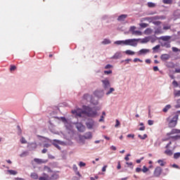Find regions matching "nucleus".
I'll return each instance as SVG.
<instances>
[{
	"label": "nucleus",
	"instance_id": "42",
	"mask_svg": "<svg viewBox=\"0 0 180 180\" xmlns=\"http://www.w3.org/2000/svg\"><path fill=\"white\" fill-rule=\"evenodd\" d=\"M172 85L174 86V88L179 87V83H178V82H176V80H174L172 82Z\"/></svg>",
	"mask_w": 180,
	"mask_h": 180
},
{
	"label": "nucleus",
	"instance_id": "53",
	"mask_svg": "<svg viewBox=\"0 0 180 180\" xmlns=\"http://www.w3.org/2000/svg\"><path fill=\"white\" fill-rule=\"evenodd\" d=\"M176 103L177 104L176 105H174V108L176 109H179V108H180V98L177 100Z\"/></svg>",
	"mask_w": 180,
	"mask_h": 180
},
{
	"label": "nucleus",
	"instance_id": "5",
	"mask_svg": "<svg viewBox=\"0 0 180 180\" xmlns=\"http://www.w3.org/2000/svg\"><path fill=\"white\" fill-rule=\"evenodd\" d=\"M92 132L88 131L84 134V135L79 136V140L84 141V140H92Z\"/></svg>",
	"mask_w": 180,
	"mask_h": 180
},
{
	"label": "nucleus",
	"instance_id": "2",
	"mask_svg": "<svg viewBox=\"0 0 180 180\" xmlns=\"http://www.w3.org/2000/svg\"><path fill=\"white\" fill-rule=\"evenodd\" d=\"M141 40V38H134V39H126V46H131V47H137V44H139V41Z\"/></svg>",
	"mask_w": 180,
	"mask_h": 180
},
{
	"label": "nucleus",
	"instance_id": "32",
	"mask_svg": "<svg viewBox=\"0 0 180 180\" xmlns=\"http://www.w3.org/2000/svg\"><path fill=\"white\" fill-rule=\"evenodd\" d=\"M27 155H29V151L27 150H25L22 152L21 154H20V157L21 158H24V157H27Z\"/></svg>",
	"mask_w": 180,
	"mask_h": 180
},
{
	"label": "nucleus",
	"instance_id": "63",
	"mask_svg": "<svg viewBox=\"0 0 180 180\" xmlns=\"http://www.w3.org/2000/svg\"><path fill=\"white\" fill-rule=\"evenodd\" d=\"M39 180H50L48 177H44V176H40L39 178Z\"/></svg>",
	"mask_w": 180,
	"mask_h": 180
},
{
	"label": "nucleus",
	"instance_id": "62",
	"mask_svg": "<svg viewBox=\"0 0 180 180\" xmlns=\"http://www.w3.org/2000/svg\"><path fill=\"white\" fill-rule=\"evenodd\" d=\"M102 20H106L107 19H109V15H105L101 18Z\"/></svg>",
	"mask_w": 180,
	"mask_h": 180
},
{
	"label": "nucleus",
	"instance_id": "37",
	"mask_svg": "<svg viewBox=\"0 0 180 180\" xmlns=\"http://www.w3.org/2000/svg\"><path fill=\"white\" fill-rule=\"evenodd\" d=\"M179 157H180V152H176L174 153L173 158H174V160H178Z\"/></svg>",
	"mask_w": 180,
	"mask_h": 180
},
{
	"label": "nucleus",
	"instance_id": "59",
	"mask_svg": "<svg viewBox=\"0 0 180 180\" xmlns=\"http://www.w3.org/2000/svg\"><path fill=\"white\" fill-rule=\"evenodd\" d=\"M129 61H131V59L127 58V59L122 60L121 63H125V64H129Z\"/></svg>",
	"mask_w": 180,
	"mask_h": 180
},
{
	"label": "nucleus",
	"instance_id": "13",
	"mask_svg": "<svg viewBox=\"0 0 180 180\" xmlns=\"http://www.w3.org/2000/svg\"><path fill=\"white\" fill-rule=\"evenodd\" d=\"M27 147L29 150H30V151H33L34 150H36V148H37V143L32 142L28 144Z\"/></svg>",
	"mask_w": 180,
	"mask_h": 180
},
{
	"label": "nucleus",
	"instance_id": "27",
	"mask_svg": "<svg viewBox=\"0 0 180 180\" xmlns=\"http://www.w3.org/2000/svg\"><path fill=\"white\" fill-rule=\"evenodd\" d=\"M172 106L170 104H167V105H165V107L162 109V112H164L165 113H167V112H168V110H169V109H171Z\"/></svg>",
	"mask_w": 180,
	"mask_h": 180
},
{
	"label": "nucleus",
	"instance_id": "43",
	"mask_svg": "<svg viewBox=\"0 0 180 180\" xmlns=\"http://www.w3.org/2000/svg\"><path fill=\"white\" fill-rule=\"evenodd\" d=\"M162 2L166 5H171L172 4V0H162Z\"/></svg>",
	"mask_w": 180,
	"mask_h": 180
},
{
	"label": "nucleus",
	"instance_id": "46",
	"mask_svg": "<svg viewBox=\"0 0 180 180\" xmlns=\"http://www.w3.org/2000/svg\"><path fill=\"white\" fill-rule=\"evenodd\" d=\"M139 26L142 28L148 27V24L145 22H141L139 24Z\"/></svg>",
	"mask_w": 180,
	"mask_h": 180
},
{
	"label": "nucleus",
	"instance_id": "55",
	"mask_svg": "<svg viewBox=\"0 0 180 180\" xmlns=\"http://www.w3.org/2000/svg\"><path fill=\"white\" fill-rule=\"evenodd\" d=\"M53 146H54V147H56V148H58V150H61V147L60 146H58V143L53 142Z\"/></svg>",
	"mask_w": 180,
	"mask_h": 180
},
{
	"label": "nucleus",
	"instance_id": "21",
	"mask_svg": "<svg viewBox=\"0 0 180 180\" xmlns=\"http://www.w3.org/2000/svg\"><path fill=\"white\" fill-rule=\"evenodd\" d=\"M180 133V129H173L172 131L167 134V136H171V134H178Z\"/></svg>",
	"mask_w": 180,
	"mask_h": 180
},
{
	"label": "nucleus",
	"instance_id": "64",
	"mask_svg": "<svg viewBox=\"0 0 180 180\" xmlns=\"http://www.w3.org/2000/svg\"><path fill=\"white\" fill-rule=\"evenodd\" d=\"M174 96H180V90L174 93Z\"/></svg>",
	"mask_w": 180,
	"mask_h": 180
},
{
	"label": "nucleus",
	"instance_id": "3",
	"mask_svg": "<svg viewBox=\"0 0 180 180\" xmlns=\"http://www.w3.org/2000/svg\"><path fill=\"white\" fill-rule=\"evenodd\" d=\"M86 127L89 130H92L95 127V120L92 118H88L85 122Z\"/></svg>",
	"mask_w": 180,
	"mask_h": 180
},
{
	"label": "nucleus",
	"instance_id": "20",
	"mask_svg": "<svg viewBox=\"0 0 180 180\" xmlns=\"http://www.w3.org/2000/svg\"><path fill=\"white\" fill-rule=\"evenodd\" d=\"M162 47H165L166 49H171V41H165L161 43Z\"/></svg>",
	"mask_w": 180,
	"mask_h": 180
},
{
	"label": "nucleus",
	"instance_id": "30",
	"mask_svg": "<svg viewBox=\"0 0 180 180\" xmlns=\"http://www.w3.org/2000/svg\"><path fill=\"white\" fill-rule=\"evenodd\" d=\"M110 43H112V41H110V39H104L103 40V41L101 42V44L106 45V44H110Z\"/></svg>",
	"mask_w": 180,
	"mask_h": 180
},
{
	"label": "nucleus",
	"instance_id": "28",
	"mask_svg": "<svg viewBox=\"0 0 180 180\" xmlns=\"http://www.w3.org/2000/svg\"><path fill=\"white\" fill-rule=\"evenodd\" d=\"M44 171H46V172H48V174L50 172L53 173L54 172L51 169L50 167L46 165L44 167Z\"/></svg>",
	"mask_w": 180,
	"mask_h": 180
},
{
	"label": "nucleus",
	"instance_id": "36",
	"mask_svg": "<svg viewBox=\"0 0 180 180\" xmlns=\"http://www.w3.org/2000/svg\"><path fill=\"white\" fill-rule=\"evenodd\" d=\"M17 134L18 136H22V129L20 128V125H17Z\"/></svg>",
	"mask_w": 180,
	"mask_h": 180
},
{
	"label": "nucleus",
	"instance_id": "52",
	"mask_svg": "<svg viewBox=\"0 0 180 180\" xmlns=\"http://www.w3.org/2000/svg\"><path fill=\"white\" fill-rule=\"evenodd\" d=\"M158 163L160 164V167H164V165H165V163H164V160H158Z\"/></svg>",
	"mask_w": 180,
	"mask_h": 180
},
{
	"label": "nucleus",
	"instance_id": "22",
	"mask_svg": "<svg viewBox=\"0 0 180 180\" xmlns=\"http://www.w3.org/2000/svg\"><path fill=\"white\" fill-rule=\"evenodd\" d=\"M155 34H162L164 32L162 31V27L159 26L154 32Z\"/></svg>",
	"mask_w": 180,
	"mask_h": 180
},
{
	"label": "nucleus",
	"instance_id": "24",
	"mask_svg": "<svg viewBox=\"0 0 180 180\" xmlns=\"http://www.w3.org/2000/svg\"><path fill=\"white\" fill-rule=\"evenodd\" d=\"M140 41L142 44H144L145 43H148V41H150V37H146L142 39H141Z\"/></svg>",
	"mask_w": 180,
	"mask_h": 180
},
{
	"label": "nucleus",
	"instance_id": "26",
	"mask_svg": "<svg viewBox=\"0 0 180 180\" xmlns=\"http://www.w3.org/2000/svg\"><path fill=\"white\" fill-rule=\"evenodd\" d=\"M125 54H127V56H134V54H136V52L131 51V50H127L124 51Z\"/></svg>",
	"mask_w": 180,
	"mask_h": 180
},
{
	"label": "nucleus",
	"instance_id": "48",
	"mask_svg": "<svg viewBox=\"0 0 180 180\" xmlns=\"http://www.w3.org/2000/svg\"><path fill=\"white\" fill-rule=\"evenodd\" d=\"M148 6L149 8H154L155 6V4L151 1L148 2Z\"/></svg>",
	"mask_w": 180,
	"mask_h": 180
},
{
	"label": "nucleus",
	"instance_id": "9",
	"mask_svg": "<svg viewBox=\"0 0 180 180\" xmlns=\"http://www.w3.org/2000/svg\"><path fill=\"white\" fill-rule=\"evenodd\" d=\"M52 173L53 174L49 177V180H57L60 178V174H58L60 171H53Z\"/></svg>",
	"mask_w": 180,
	"mask_h": 180
},
{
	"label": "nucleus",
	"instance_id": "40",
	"mask_svg": "<svg viewBox=\"0 0 180 180\" xmlns=\"http://www.w3.org/2000/svg\"><path fill=\"white\" fill-rule=\"evenodd\" d=\"M129 32H131V34H134V32H136V26H131L129 27Z\"/></svg>",
	"mask_w": 180,
	"mask_h": 180
},
{
	"label": "nucleus",
	"instance_id": "11",
	"mask_svg": "<svg viewBox=\"0 0 180 180\" xmlns=\"http://www.w3.org/2000/svg\"><path fill=\"white\" fill-rule=\"evenodd\" d=\"M155 39H158L159 40H162L163 41H169L171 40V36L166 35V36H162L160 37H157L155 35H154Z\"/></svg>",
	"mask_w": 180,
	"mask_h": 180
},
{
	"label": "nucleus",
	"instance_id": "51",
	"mask_svg": "<svg viewBox=\"0 0 180 180\" xmlns=\"http://www.w3.org/2000/svg\"><path fill=\"white\" fill-rule=\"evenodd\" d=\"M148 168L146 165L143 167L142 172H143V174H146V172H148Z\"/></svg>",
	"mask_w": 180,
	"mask_h": 180
},
{
	"label": "nucleus",
	"instance_id": "19",
	"mask_svg": "<svg viewBox=\"0 0 180 180\" xmlns=\"http://www.w3.org/2000/svg\"><path fill=\"white\" fill-rule=\"evenodd\" d=\"M114 44H117V46H126V39L115 41Z\"/></svg>",
	"mask_w": 180,
	"mask_h": 180
},
{
	"label": "nucleus",
	"instance_id": "50",
	"mask_svg": "<svg viewBox=\"0 0 180 180\" xmlns=\"http://www.w3.org/2000/svg\"><path fill=\"white\" fill-rule=\"evenodd\" d=\"M134 34H136V36H141V34H143V32H141V31L140 30H136L135 32H134Z\"/></svg>",
	"mask_w": 180,
	"mask_h": 180
},
{
	"label": "nucleus",
	"instance_id": "35",
	"mask_svg": "<svg viewBox=\"0 0 180 180\" xmlns=\"http://www.w3.org/2000/svg\"><path fill=\"white\" fill-rule=\"evenodd\" d=\"M169 172V169L168 168H165L164 169V171L162 172V176H165L168 175Z\"/></svg>",
	"mask_w": 180,
	"mask_h": 180
},
{
	"label": "nucleus",
	"instance_id": "18",
	"mask_svg": "<svg viewBox=\"0 0 180 180\" xmlns=\"http://www.w3.org/2000/svg\"><path fill=\"white\" fill-rule=\"evenodd\" d=\"M122 57V53L120 52H116L112 57L111 58L112 60H119V58H121Z\"/></svg>",
	"mask_w": 180,
	"mask_h": 180
},
{
	"label": "nucleus",
	"instance_id": "14",
	"mask_svg": "<svg viewBox=\"0 0 180 180\" xmlns=\"http://www.w3.org/2000/svg\"><path fill=\"white\" fill-rule=\"evenodd\" d=\"M171 58V56L168 53H163L160 56V59L162 61H167Z\"/></svg>",
	"mask_w": 180,
	"mask_h": 180
},
{
	"label": "nucleus",
	"instance_id": "17",
	"mask_svg": "<svg viewBox=\"0 0 180 180\" xmlns=\"http://www.w3.org/2000/svg\"><path fill=\"white\" fill-rule=\"evenodd\" d=\"M127 18V14H122L118 16L117 20H118V22H124Z\"/></svg>",
	"mask_w": 180,
	"mask_h": 180
},
{
	"label": "nucleus",
	"instance_id": "12",
	"mask_svg": "<svg viewBox=\"0 0 180 180\" xmlns=\"http://www.w3.org/2000/svg\"><path fill=\"white\" fill-rule=\"evenodd\" d=\"M34 161L39 165H40L41 164H46V162H49V160H47V159L43 160V159H39V158H34Z\"/></svg>",
	"mask_w": 180,
	"mask_h": 180
},
{
	"label": "nucleus",
	"instance_id": "23",
	"mask_svg": "<svg viewBox=\"0 0 180 180\" xmlns=\"http://www.w3.org/2000/svg\"><path fill=\"white\" fill-rule=\"evenodd\" d=\"M90 103H91V105L96 106L97 105H98L99 101H98V99H95V98L91 97L90 100Z\"/></svg>",
	"mask_w": 180,
	"mask_h": 180
},
{
	"label": "nucleus",
	"instance_id": "16",
	"mask_svg": "<svg viewBox=\"0 0 180 180\" xmlns=\"http://www.w3.org/2000/svg\"><path fill=\"white\" fill-rule=\"evenodd\" d=\"M154 20H165L167 19V15H154Z\"/></svg>",
	"mask_w": 180,
	"mask_h": 180
},
{
	"label": "nucleus",
	"instance_id": "39",
	"mask_svg": "<svg viewBox=\"0 0 180 180\" xmlns=\"http://www.w3.org/2000/svg\"><path fill=\"white\" fill-rule=\"evenodd\" d=\"M126 165H128L129 168H130V169H133V168H134V165H133V163L131 162H127Z\"/></svg>",
	"mask_w": 180,
	"mask_h": 180
},
{
	"label": "nucleus",
	"instance_id": "56",
	"mask_svg": "<svg viewBox=\"0 0 180 180\" xmlns=\"http://www.w3.org/2000/svg\"><path fill=\"white\" fill-rule=\"evenodd\" d=\"M113 68V65H110V64H107L105 66V70H110V68Z\"/></svg>",
	"mask_w": 180,
	"mask_h": 180
},
{
	"label": "nucleus",
	"instance_id": "49",
	"mask_svg": "<svg viewBox=\"0 0 180 180\" xmlns=\"http://www.w3.org/2000/svg\"><path fill=\"white\" fill-rule=\"evenodd\" d=\"M152 23H153V25H155V26H160V25H161V23H162V22L161 21L153 20Z\"/></svg>",
	"mask_w": 180,
	"mask_h": 180
},
{
	"label": "nucleus",
	"instance_id": "45",
	"mask_svg": "<svg viewBox=\"0 0 180 180\" xmlns=\"http://www.w3.org/2000/svg\"><path fill=\"white\" fill-rule=\"evenodd\" d=\"M20 143L21 144H26L27 143V141H26V139H25V137L22 136L20 139Z\"/></svg>",
	"mask_w": 180,
	"mask_h": 180
},
{
	"label": "nucleus",
	"instance_id": "38",
	"mask_svg": "<svg viewBox=\"0 0 180 180\" xmlns=\"http://www.w3.org/2000/svg\"><path fill=\"white\" fill-rule=\"evenodd\" d=\"M8 172L10 174V175H16L18 174L16 170H13V169H9L8 170Z\"/></svg>",
	"mask_w": 180,
	"mask_h": 180
},
{
	"label": "nucleus",
	"instance_id": "58",
	"mask_svg": "<svg viewBox=\"0 0 180 180\" xmlns=\"http://www.w3.org/2000/svg\"><path fill=\"white\" fill-rule=\"evenodd\" d=\"M172 51H173L174 53H178V51H179V49H178V48H176V47H175V46H173V47L172 48Z\"/></svg>",
	"mask_w": 180,
	"mask_h": 180
},
{
	"label": "nucleus",
	"instance_id": "8",
	"mask_svg": "<svg viewBox=\"0 0 180 180\" xmlns=\"http://www.w3.org/2000/svg\"><path fill=\"white\" fill-rule=\"evenodd\" d=\"M94 95L98 98V99H101V98H103V96L105 95V92H103V90H96L94 92Z\"/></svg>",
	"mask_w": 180,
	"mask_h": 180
},
{
	"label": "nucleus",
	"instance_id": "44",
	"mask_svg": "<svg viewBox=\"0 0 180 180\" xmlns=\"http://www.w3.org/2000/svg\"><path fill=\"white\" fill-rule=\"evenodd\" d=\"M114 91H115V88L111 87L110 88L108 91L106 92L105 95H110V94H112V92H114Z\"/></svg>",
	"mask_w": 180,
	"mask_h": 180
},
{
	"label": "nucleus",
	"instance_id": "57",
	"mask_svg": "<svg viewBox=\"0 0 180 180\" xmlns=\"http://www.w3.org/2000/svg\"><path fill=\"white\" fill-rule=\"evenodd\" d=\"M86 165V163H85L82 161L79 162V166L80 167V168H82V167H85Z\"/></svg>",
	"mask_w": 180,
	"mask_h": 180
},
{
	"label": "nucleus",
	"instance_id": "31",
	"mask_svg": "<svg viewBox=\"0 0 180 180\" xmlns=\"http://www.w3.org/2000/svg\"><path fill=\"white\" fill-rule=\"evenodd\" d=\"M30 176L32 179H39V175L36 172L31 173Z\"/></svg>",
	"mask_w": 180,
	"mask_h": 180
},
{
	"label": "nucleus",
	"instance_id": "4",
	"mask_svg": "<svg viewBox=\"0 0 180 180\" xmlns=\"http://www.w3.org/2000/svg\"><path fill=\"white\" fill-rule=\"evenodd\" d=\"M178 114H176L172 119L169 122L168 126L170 129L175 127L178 123Z\"/></svg>",
	"mask_w": 180,
	"mask_h": 180
},
{
	"label": "nucleus",
	"instance_id": "41",
	"mask_svg": "<svg viewBox=\"0 0 180 180\" xmlns=\"http://www.w3.org/2000/svg\"><path fill=\"white\" fill-rule=\"evenodd\" d=\"M90 98L91 96L89 95V94H85L83 96V99H84L85 101H88Z\"/></svg>",
	"mask_w": 180,
	"mask_h": 180
},
{
	"label": "nucleus",
	"instance_id": "7",
	"mask_svg": "<svg viewBox=\"0 0 180 180\" xmlns=\"http://www.w3.org/2000/svg\"><path fill=\"white\" fill-rule=\"evenodd\" d=\"M76 129L79 131V133H84L85 131V125H84L82 122H77Z\"/></svg>",
	"mask_w": 180,
	"mask_h": 180
},
{
	"label": "nucleus",
	"instance_id": "6",
	"mask_svg": "<svg viewBox=\"0 0 180 180\" xmlns=\"http://www.w3.org/2000/svg\"><path fill=\"white\" fill-rule=\"evenodd\" d=\"M101 82L103 84V86L105 91H107V89H109V88H110V82H109V79L108 78L101 80Z\"/></svg>",
	"mask_w": 180,
	"mask_h": 180
},
{
	"label": "nucleus",
	"instance_id": "25",
	"mask_svg": "<svg viewBox=\"0 0 180 180\" xmlns=\"http://www.w3.org/2000/svg\"><path fill=\"white\" fill-rule=\"evenodd\" d=\"M143 20H147V22H148L149 23H153V20H154V16L153 17H146L143 18Z\"/></svg>",
	"mask_w": 180,
	"mask_h": 180
},
{
	"label": "nucleus",
	"instance_id": "1",
	"mask_svg": "<svg viewBox=\"0 0 180 180\" xmlns=\"http://www.w3.org/2000/svg\"><path fill=\"white\" fill-rule=\"evenodd\" d=\"M98 110H99V107H96L94 110L92 107L83 105L82 108H77V116L82 117V115H86L88 117H96V116H99Z\"/></svg>",
	"mask_w": 180,
	"mask_h": 180
},
{
	"label": "nucleus",
	"instance_id": "60",
	"mask_svg": "<svg viewBox=\"0 0 180 180\" xmlns=\"http://www.w3.org/2000/svg\"><path fill=\"white\" fill-rule=\"evenodd\" d=\"M119 126H120V121H119V120H116L115 127H119Z\"/></svg>",
	"mask_w": 180,
	"mask_h": 180
},
{
	"label": "nucleus",
	"instance_id": "10",
	"mask_svg": "<svg viewBox=\"0 0 180 180\" xmlns=\"http://www.w3.org/2000/svg\"><path fill=\"white\" fill-rule=\"evenodd\" d=\"M161 174H162V168H161L160 166H158L154 170V175L158 178Z\"/></svg>",
	"mask_w": 180,
	"mask_h": 180
},
{
	"label": "nucleus",
	"instance_id": "54",
	"mask_svg": "<svg viewBox=\"0 0 180 180\" xmlns=\"http://www.w3.org/2000/svg\"><path fill=\"white\" fill-rule=\"evenodd\" d=\"M112 70H104L105 75H109L112 74Z\"/></svg>",
	"mask_w": 180,
	"mask_h": 180
},
{
	"label": "nucleus",
	"instance_id": "34",
	"mask_svg": "<svg viewBox=\"0 0 180 180\" xmlns=\"http://www.w3.org/2000/svg\"><path fill=\"white\" fill-rule=\"evenodd\" d=\"M165 154L169 155V157H171L174 154V153L172 152V150L167 149L165 151Z\"/></svg>",
	"mask_w": 180,
	"mask_h": 180
},
{
	"label": "nucleus",
	"instance_id": "33",
	"mask_svg": "<svg viewBox=\"0 0 180 180\" xmlns=\"http://www.w3.org/2000/svg\"><path fill=\"white\" fill-rule=\"evenodd\" d=\"M160 47H161V45L158 44L155 46L153 48V53H158V50H160Z\"/></svg>",
	"mask_w": 180,
	"mask_h": 180
},
{
	"label": "nucleus",
	"instance_id": "15",
	"mask_svg": "<svg viewBox=\"0 0 180 180\" xmlns=\"http://www.w3.org/2000/svg\"><path fill=\"white\" fill-rule=\"evenodd\" d=\"M147 53H150V49H142L137 52V54L138 56H143V54H147Z\"/></svg>",
	"mask_w": 180,
	"mask_h": 180
},
{
	"label": "nucleus",
	"instance_id": "61",
	"mask_svg": "<svg viewBox=\"0 0 180 180\" xmlns=\"http://www.w3.org/2000/svg\"><path fill=\"white\" fill-rule=\"evenodd\" d=\"M134 63H137V61H139V63H143V60L140 58H135L134 60H133Z\"/></svg>",
	"mask_w": 180,
	"mask_h": 180
},
{
	"label": "nucleus",
	"instance_id": "47",
	"mask_svg": "<svg viewBox=\"0 0 180 180\" xmlns=\"http://www.w3.org/2000/svg\"><path fill=\"white\" fill-rule=\"evenodd\" d=\"M169 139H172L173 140H179L180 135H176L173 136H169Z\"/></svg>",
	"mask_w": 180,
	"mask_h": 180
},
{
	"label": "nucleus",
	"instance_id": "29",
	"mask_svg": "<svg viewBox=\"0 0 180 180\" xmlns=\"http://www.w3.org/2000/svg\"><path fill=\"white\" fill-rule=\"evenodd\" d=\"M153 33V29L150 27L146 28L144 31V34H151Z\"/></svg>",
	"mask_w": 180,
	"mask_h": 180
}]
</instances>
